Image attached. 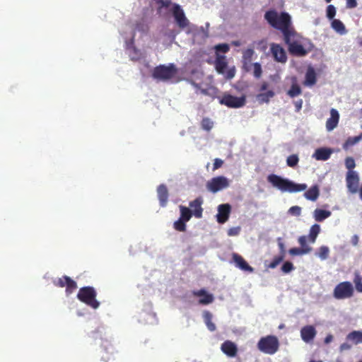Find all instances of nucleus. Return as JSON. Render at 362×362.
Listing matches in <instances>:
<instances>
[{
	"label": "nucleus",
	"mask_w": 362,
	"mask_h": 362,
	"mask_svg": "<svg viewBox=\"0 0 362 362\" xmlns=\"http://www.w3.org/2000/svg\"><path fill=\"white\" fill-rule=\"evenodd\" d=\"M298 243L301 246V249H310V252L312 250V247L307 245V237L305 235L300 236L298 238Z\"/></svg>",
	"instance_id": "49530a36"
},
{
	"label": "nucleus",
	"mask_w": 362,
	"mask_h": 362,
	"mask_svg": "<svg viewBox=\"0 0 362 362\" xmlns=\"http://www.w3.org/2000/svg\"><path fill=\"white\" fill-rule=\"evenodd\" d=\"M264 19L272 28L282 33L284 41L288 47L301 40V36L292 25L291 18L288 13L281 12L279 15L276 10L271 9L264 13Z\"/></svg>",
	"instance_id": "f257e3e1"
},
{
	"label": "nucleus",
	"mask_w": 362,
	"mask_h": 362,
	"mask_svg": "<svg viewBox=\"0 0 362 362\" xmlns=\"http://www.w3.org/2000/svg\"><path fill=\"white\" fill-rule=\"evenodd\" d=\"M235 69H229L227 73H226V77L228 78V79H230L234 77L235 76Z\"/></svg>",
	"instance_id": "4d7b16f0"
},
{
	"label": "nucleus",
	"mask_w": 362,
	"mask_h": 362,
	"mask_svg": "<svg viewBox=\"0 0 362 362\" xmlns=\"http://www.w3.org/2000/svg\"><path fill=\"white\" fill-rule=\"evenodd\" d=\"M284 255H279L274 257L272 261L268 264V268H276L284 260Z\"/></svg>",
	"instance_id": "4c0bfd02"
},
{
	"label": "nucleus",
	"mask_w": 362,
	"mask_h": 362,
	"mask_svg": "<svg viewBox=\"0 0 362 362\" xmlns=\"http://www.w3.org/2000/svg\"><path fill=\"white\" fill-rule=\"evenodd\" d=\"M346 339L354 344H361L362 343V332L353 331L346 336Z\"/></svg>",
	"instance_id": "bb28decb"
},
{
	"label": "nucleus",
	"mask_w": 362,
	"mask_h": 362,
	"mask_svg": "<svg viewBox=\"0 0 362 362\" xmlns=\"http://www.w3.org/2000/svg\"><path fill=\"white\" fill-rule=\"evenodd\" d=\"M231 206L229 204H220L218 207L217 221L219 223H224L229 218Z\"/></svg>",
	"instance_id": "2eb2a0df"
},
{
	"label": "nucleus",
	"mask_w": 362,
	"mask_h": 362,
	"mask_svg": "<svg viewBox=\"0 0 362 362\" xmlns=\"http://www.w3.org/2000/svg\"><path fill=\"white\" fill-rule=\"evenodd\" d=\"M333 340V336L332 334H328L325 339V343L329 344Z\"/></svg>",
	"instance_id": "680f3d73"
},
{
	"label": "nucleus",
	"mask_w": 362,
	"mask_h": 362,
	"mask_svg": "<svg viewBox=\"0 0 362 362\" xmlns=\"http://www.w3.org/2000/svg\"><path fill=\"white\" fill-rule=\"evenodd\" d=\"M254 50L252 49H247L243 52V66L248 71L247 66L250 64Z\"/></svg>",
	"instance_id": "2f4dec72"
},
{
	"label": "nucleus",
	"mask_w": 362,
	"mask_h": 362,
	"mask_svg": "<svg viewBox=\"0 0 362 362\" xmlns=\"http://www.w3.org/2000/svg\"><path fill=\"white\" fill-rule=\"evenodd\" d=\"M346 187L350 192L355 194L358 190L359 177L356 171H348L346 177Z\"/></svg>",
	"instance_id": "9d476101"
},
{
	"label": "nucleus",
	"mask_w": 362,
	"mask_h": 362,
	"mask_svg": "<svg viewBox=\"0 0 362 362\" xmlns=\"http://www.w3.org/2000/svg\"><path fill=\"white\" fill-rule=\"evenodd\" d=\"M354 284L358 292L362 293V276L357 272L354 273Z\"/></svg>",
	"instance_id": "c9c22d12"
},
{
	"label": "nucleus",
	"mask_w": 362,
	"mask_h": 362,
	"mask_svg": "<svg viewBox=\"0 0 362 362\" xmlns=\"http://www.w3.org/2000/svg\"><path fill=\"white\" fill-rule=\"evenodd\" d=\"M361 139H362V133L360 135L356 136L349 137L346 140L344 144H343V148L344 149H347L349 147H351V146L355 145L356 144H357L358 142H359Z\"/></svg>",
	"instance_id": "473e14b6"
},
{
	"label": "nucleus",
	"mask_w": 362,
	"mask_h": 362,
	"mask_svg": "<svg viewBox=\"0 0 362 362\" xmlns=\"http://www.w3.org/2000/svg\"><path fill=\"white\" fill-rule=\"evenodd\" d=\"M288 252L292 256L302 255L310 252V249H301L298 247H293L288 250Z\"/></svg>",
	"instance_id": "58836bf2"
},
{
	"label": "nucleus",
	"mask_w": 362,
	"mask_h": 362,
	"mask_svg": "<svg viewBox=\"0 0 362 362\" xmlns=\"http://www.w3.org/2000/svg\"><path fill=\"white\" fill-rule=\"evenodd\" d=\"M177 69L173 64L169 65H159L154 68L152 76L158 81H165L175 77Z\"/></svg>",
	"instance_id": "39448f33"
},
{
	"label": "nucleus",
	"mask_w": 362,
	"mask_h": 362,
	"mask_svg": "<svg viewBox=\"0 0 362 362\" xmlns=\"http://www.w3.org/2000/svg\"><path fill=\"white\" fill-rule=\"evenodd\" d=\"M279 247L280 249V255H284L285 256V247L284 244L281 242L279 243Z\"/></svg>",
	"instance_id": "052dcab7"
},
{
	"label": "nucleus",
	"mask_w": 362,
	"mask_h": 362,
	"mask_svg": "<svg viewBox=\"0 0 362 362\" xmlns=\"http://www.w3.org/2000/svg\"><path fill=\"white\" fill-rule=\"evenodd\" d=\"M227 65L225 57H218L215 61V67L218 74H223Z\"/></svg>",
	"instance_id": "a878e982"
},
{
	"label": "nucleus",
	"mask_w": 362,
	"mask_h": 362,
	"mask_svg": "<svg viewBox=\"0 0 362 362\" xmlns=\"http://www.w3.org/2000/svg\"><path fill=\"white\" fill-rule=\"evenodd\" d=\"M274 96L273 90H268L266 93H262L257 95V100L260 103H269V100Z\"/></svg>",
	"instance_id": "72a5a7b5"
},
{
	"label": "nucleus",
	"mask_w": 362,
	"mask_h": 362,
	"mask_svg": "<svg viewBox=\"0 0 362 362\" xmlns=\"http://www.w3.org/2000/svg\"><path fill=\"white\" fill-rule=\"evenodd\" d=\"M339 120V114L336 109L332 108L330 110V117L326 122V129L328 132L332 131L337 127Z\"/></svg>",
	"instance_id": "aec40b11"
},
{
	"label": "nucleus",
	"mask_w": 362,
	"mask_h": 362,
	"mask_svg": "<svg viewBox=\"0 0 362 362\" xmlns=\"http://www.w3.org/2000/svg\"><path fill=\"white\" fill-rule=\"evenodd\" d=\"M217 51L226 53L229 50V46L227 44H220L216 47Z\"/></svg>",
	"instance_id": "8fccbe9b"
},
{
	"label": "nucleus",
	"mask_w": 362,
	"mask_h": 362,
	"mask_svg": "<svg viewBox=\"0 0 362 362\" xmlns=\"http://www.w3.org/2000/svg\"><path fill=\"white\" fill-rule=\"evenodd\" d=\"M325 1H326V2L329 3V2H330L332 0H325Z\"/></svg>",
	"instance_id": "69168bd1"
},
{
	"label": "nucleus",
	"mask_w": 362,
	"mask_h": 362,
	"mask_svg": "<svg viewBox=\"0 0 362 362\" xmlns=\"http://www.w3.org/2000/svg\"><path fill=\"white\" fill-rule=\"evenodd\" d=\"M192 294L194 296L202 297L199 300V303L202 305H208L211 303L214 300V296L206 291L205 289L202 288L198 291H193Z\"/></svg>",
	"instance_id": "a211bd4d"
},
{
	"label": "nucleus",
	"mask_w": 362,
	"mask_h": 362,
	"mask_svg": "<svg viewBox=\"0 0 362 362\" xmlns=\"http://www.w3.org/2000/svg\"><path fill=\"white\" fill-rule=\"evenodd\" d=\"M346 5L349 8H355L357 6L356 0H346Z\"/></svg>",
	"instance_id": "6e6d98bb"
},
{
	"label": "nucleus",
	"mask_w": 362,
	"mask_h": 362,
	"mask_svg": "<svg viewBox=\"0 0 362 362\" xmlns=\"http://www.w3.org/2000/svg\"><path fill=\"white\" fill-rule=\"evenodd\" d=\"M221 350L230 358L235 357L238 351L237 345L230 340H226L221 344Z\"/></svg>",
	"instance_id": "dca6fc26"
},
{
	"label": "nucleus",
	"mask_w": 362,
	"mask_h": 362,
	"mask_svg": "<svg viewBox=\"0 0 362 362\" xmlns=\"http://www.w3.org/2000/svg\"><path fill=\"white\" fill-rule=\"evenodd\" d=\"M229 186L228 180L224 176H218L213 177L206 183L207 189L212 192L216 193Z\"/></svg>",
	"instance_id": "6e6552de"
},
{
	"label": "nucleus",
	"mask_w": 362,
	"mask_h": 362,
	"mask_svg": "<svg viewBox=\"0 0 362 362\" xmlns=\"http://www.w3.org/2000/svg\"><path fill=\"white\" fill-rule=\"evenodd\" d=\"M329 248L327 246H321L319 248L318 256L321 259H326L329 255Z\"/></svg>",
	"instance_id": "79ce46f5"
},
{
	"label": "nucleus",
	"mask_w": 362,
	"mask_h": 362,
	"mask_svg": "<svg viewBox=\"0 0 362 362\" xmlns=\"http://www.w3.org/2000/svg\"><path fill=\"white\" fill-rule=\"evenodd\" d=\"M358 240H359V238H358V236L357 235H354L351 237V243L353 245H357L358 243Z\"/></svg>",
	"instance_id": "bf43d9fd"
},
{
	"label": "nucleus",
	"mask_w": 362,
	"mask_h": 362,
	"mask_svg": "<svg viewBox=\"0 0 362 362\" xmlns=\"http://www.w3.org/2000/svg\"><path fill=\"white\" fill-rule=\"evenodd\" d=\"M320 232V225L315 223L313 225L310 229V233L308 235V238L310 243H314L316 240V238L318 234Z\"/></svg>",
	"instance_id": "7c9ffc66"
},
{
	"label": "nucleus",
	"mask_w": 362,
	"mask_h": 362,
	"mask_svg": "<svg viewBox=\"0 0 362 362\" xmlns=\"http://www.w3.org/2000/svg\"><path fill=\"white\" fill-rule=\"evenodd\" d=\"M267 181L273 187L277 188L282 192H298L304 191L307 188L306 184H296L288 179L284 178L275 174L269 175Z\"/></svg>",
	"instance_id": "f03ea898"
},
{
	"label": "nucleus",
	"mask_w": 362,
	"mask_h": 362,
	"mask_svg": "<svg viewBox=\"0 0 362 362\" xmlns=\"http://www.w3.org/2000/svg\"><path fill=\"white\" fill-rule=\"evenodd\" d=\"M331 214L332 213L329 211L317 209L314 211L313 216L316 221L321 222L329 218Z\"/></svg>",
	"instance_id": "393cba45"
},
{
	"label": "nucleus",
	"mask_w": 362,
	"mask_h": 362,
	"mask_svg": "<svg viewBox=\"0 0 362 362\" xmlns=\"http://www.w3.org/2000/svg\"><path fill=\"white\" fill-rule=\"evenodd\" d=\"M186 221L179 218L177 221L174 222L173 228L177 231L185 232L186 230Z\"/></svg>",
	"instance_id": "ea45409f"
},
{
	"label": "nucleus",
	"mask_w": 362,
	"mask_h": 362,
	"mask_svg": "<svg viewBox=\"0 0 362 362\" xmlns=\"http://www.w3.org/2000/svg\"><path fill=\"white\" fill-rule=\"evenodd\" d=\"M360 45L362 46V40L360 42Z\"/></svg>",
	"instance_id": "338daca9"
},
{
	"label": "nucleus",
	"mask_w": 362,
	"mask_h": 362,
	"mask_svg": "<svg viewBox=\"0 0 362 362\" xmlns=\"http://www.w3.org/2000/svg\"><path fill=\"white\" fill-rule=\"evenodd\" d=\"M253 66V74L257 78H259L262 76V70L259 63L256 62L252 64Z\"/></svg>",
	"instance_id": "37998d69"
},
{
	"label": "nucleus",
	"mask_w": 362,
	"mask_h": 362,
	"mask_svg": "<svg viewBox=\"0 0 362 362\" xmlns=\"http://www.w3.org/2000/svg\"><path fill=\"white\" fill-rule=\"evenodd\" d=\"M223 164V161L220 158H215L214 162L213 170L220 168Z\"/></svg>",
	"instance_id": "603ef678"
},
{
	"label": "nucleus",
	"mask_w": 362,
	"mask_h": 362,
	"mask_svg": "<svg viewBox=\"0 0 362 362\" xmlns=\"http://www.w3.org/2000/svg\"><path fill=\"white\" fill-rule=\"evenodd\" d=\"M332 28L341 35L345 34L346 30L344 23L339 19H333L331 23Z\"/></svg>",
	"instance_id": "c85d7f7f"
},
{
	"label": "nucleus",
	"mask_w": 362,
	"mask_h": 362,
	"mask_svg": "<svg viewBox=\"0 0 362 362\" xmlns=\"http://www.w3.org/2000/svg\"><path fill=\"white\" fill-rule=\"evenodd\" d=\"M294 269V266L291 262H286L281 267V271L284 274H288Z\"/></svg>",
	"instance_id": "c03bdc74"
},
{
	"label": "nucleus",
	"mask_w": 362,
	"mask_h": 362,
	"mask_svg": "<svg viewBox=\"0 0 362 362\" xmlns=\"http://www.w3.org/2000/svg\"><path fill=\"white\" fill-rule=\"evenodd\" d=\"M219 103L230 108H240L246 103L245 95L237 97L225 93L219 99Z\"/></svg>",
	"instance_id": "0eeeda50"
},
{
	"label": "nucleus",
	"mask_w": 362,
	"mask_h": 362,
	"mask_svg": "<svg viewBox=\"0 0 362 362\" xmlns=\"http://www.w3.org/2000/svg\"><path fill=\"white\" fill-rule=\"evenodd\" d=\"M158 197L160 202V205L165 207L168 200V190L167 187L162 184L158 187L157 189Z\"/></svg>",
	"instance_id": "412c9836"
},
{
	"label": "nucleus",
	"mask_w": 362,
	"mask_h": 362,
	"mask_svg": "<svg viewBox=\"0 0 362 362\" xmlns=\"http://www.w3.org/2000/svg\"><path fill=\"white\" fill-rule=\"evenodd\" d=\"M161 8H168L170 4V0H154Z\"/></svg>",
	"instance_id": "3c124183"
},
{
	"label": "nucleus",
	"mask_w": 362,
	"mask_h": 362,
	"mask_svg": "<svg viewBox=\"0 0 362 362\" xmlns=\"http://www.w3.org/2000/svg\"><path fill=\"white\" fill-rule=\"evenodd\" d=\"M302 105H303V100L301 99L296 101L295 107H296V111L300 110V109L302 108Z\"/></svg>",
	"instance_id": "13d9d810"
},
{
	"label": "nucleus",
	"mask_w": 362,
	"mask_h": 362,
	"mask_svg": "<svg viewBox=\"0 0 362 362\" xmlns=\"http://www.w3.org/2000/svg\"><path fill=\"white\" fill-rule=\"evenodd\" d=\"M289 53L296 57H303L308 54V51L301 45V40L288 47Z\"/></svg>",
	"instance_id": "6ab92c4d"
},
{
	"label": "nucleus",
	"mask_w": 362,
	"mask_h": 362,
	"mask_svg": "<svg viewBox=\"0 0 362 362\" xmlns=\"http://www.w3.org/2000/svg\"><path fill=\"white\" fill-rule=\"evenodd\" d=\"M332 151L327 148H320L315 150L313 157L317 160H327L330 158Z\"/></svg>",
	"instance_id": "4be33fe9"
},
{
	"label": "nucleus",
	"mask_w": 362,
	"mask_h": 362,
	"mask_svg": "<svg viewBox=\"0 0 362 362\" xmlns=\"http://www.w3.org/2000/svg\"><path fill=\"white\" fill-rule=\"evenodd\" d=\"M288 212L292 215L299 216L301 212V208L298 206H293L289 209Z\"/></svg>",
	"instance_id": "09e8293b"
},
{
	"label": "nucleus",
	"mask_w": 362,
	"mask_h": 362,
	"mask_svg": "<svg viewBox=\"0 0 362 362\" xmlns=\"http://www.w3.org/2000/svg\"><path fill=\"white\" fill-rule=\"evenodd\" d=\"M203 317H204V322H205L207 328L209 329V330H210L211 332L215 331L216 327L215 324L212 322L211 313L209 311H205L203 314Z\"/></svg>",
	"instance_id": "c756f323"
},
{
	"label": "nucleus",
	"mask_w": 362,
	"mask_h": 362,
	"mask_svg": "<svg viewBox=\"0 0 362 362\" xmlns=\"http://www.w3.org/2000/svg\"><path fill=\"white\" fill-rule=\"evenodd\" d=\"M336 15V8L333 5H329L327 7V17L329 19H333Z\"/></svg>",
	"instance_id": "de8ad7c7"
},
{
	"label": "nucleus",
	"mask_w": 362,
	"mask_h": 362,
	"mask_svg": "<svg viewBox=\"0 0 362 362\" xmlns=\"http://www.w3.org/2000/svg\"><path fill=\"white\" fill-rule=\"evenodd\" d=\"M320 195V189L317 185L312 186L305 193L304 197L308 200L315 202Z\"/></svg>",
	"instance_id": "5701e85b"
},
{
	"label": "nucleus",
	"mask_w": 362,
	"mask_h": 362,
	"mask_svg": "<svg viewBox=\"0 0 362 362\" xmlns=\"http://www.w3.org/2000/svg\"><path fill=\"white\" fill-rule=\"evenodd\" d=\"M345 165L349 171L353 170L356 166L355 160L352 157H347L345 159Z\"/></svg>",
	"instance_id": "a18cd8bd"
},
{
	"label": "nucleus",
	"mask_w": 362,
	"mask_h": 362,
	"mask_svg": "<svg viewBox=\"0 0 362 362\" xmlns=\"http://www.w3.org/2000/svg\"><path fill=\"white\" fill-rule=\"evenodd\" d=\"M270 50L276 62L282 64L287 62L286 52L280 45L276 43L271 44Z\"/></svg>",
	"instance_id": "9b49d317"
},
{
	"label": "nucleus",
	"mask_w": 362,
	"mask_h": 362,
	"mask_svg": "<svg viewBox=\"0 0 362 362\" xmlns=\"http://www.w3.org/2000/svg\"><path fill=\"white\" fill-rule=\"evenodd\" d=\"M268 83L267 82H263L261 85V87H260V90L261 91H264V90H266L268 88Z\"/></svg>",
	"instance_id": "e2e57ef3"
},
{
	"label": "nucleus",
	"mask_w": 362,
	"mask_h": 362,
	"mask_svg": "<svg viewBox=\"0 0 362 362\" xmlns=\"http://www.w3.org/2000/svg\"><path fill=\"white\" fill-rule=\"evenodd\" d=\"M97 292L92 286H84L79 289L77 298L88 306L97 309L100 306V302L96 299Z\"/></svg>",
	"instance_id": "20e7f679"
},
{
	"label": "nucleus",
	"mask_w": 362,
	"mask_h": 362,
	"mask_svg": "<svg viewBox=\"0 0 362 362\" xmlns=\"http://www.w3.org/2000/svg\"><path fill=\"white\" fill-rule=\"evenodd\" d=\"M298 156L296 154H292L287 158L286 164L291 168H294L298 165Z\"/></svg>",
	"instance_id": "a19ab883"
},
{
	"label": "nucleus",
	"mask_w": 362,
	"mask_h": 362,
	"mask_svg": "<svg viewBox=\"0 0 362 362\" xmlns=\"http://www.w3.org/2000/svg\"><path fill=\"white\" fill-rule=\"evenodd\" d=\"M351 348V345L347 342H345L340 345L339 350H340V351H344L349 350Z\"/></svg>",
	"instance_id": "5fc2aeb1"
},
{
	"label": "nucleus",
	"mask_w": 362,
	"mask_h": 362,
	"mask_svg": "<svg viewBox=\"0 0 362 362\" xmlns=\"http://www.w3.org/2000/svg\"><path fill=\"white\" fill-rule=\"evenodd\" d=\"M54 284L58 287H66V293L68 295L72 293L77 288L76 282L67 276L59 278Z\"/></svg>",
	"instance_id": "1a4fd4ad"
},
{
	"label": "nucleus",
	"mask_w": 362,
	"mask_h": 362,
	"mask_svg": "<svg viewBox=\"0 0 362 362\" xmlns=\"http://www.w3.org/2000/svg\"><path fill=\"white\" fill-rule=\"evenodd\" d=\"M354 289L350 281H343L338 284L333 291V296L336 299H346L353 296Z\"/></svg>",
	"instance_id": "423d86ee"
},
{
	"label": "nucleus",
	"mask_w": 362,
	"mask_h": 362,
	"mask_svg": "<svg viewBox=\"0 0 362 362\" xmlns=\"http://www.w3.org/2000/svg\"><path fill=\"white\" fill-rule=\"evenodd\" d=\"M280 346L279 339L275 335H267L262 337L257 342L258 350L265 354L274 355Z\"/></svg>",
	"instance_id": "7ed1b4c3"
},
{
	"label": "nucleus",
	"mask_w": 362,
	"mask_h": 362,
	"mask_svg": "<svg viewBox=\"0 0 362 362\" xmlns=\"http://www.w3.org/2000/svg\"><path fill=\"white\" fill-rule=\"evenodd\" d=\"M173 16L175 20L180 28H185L189 25V22L186 18L183 10L178 4H175L173 7Z\"/></svg>",
	"instance_id": "f8f14e48"
},
{
	"label": "nucleus",
	"mask_w": 362,
	"mask_h": 362,
	"mask_svg": "<svg viewBox=\"0 0 362 362\" xmlns=\"http://www.w3.org/2000/svg\"><path fill=\"white\" fill-rule=\"evenodd\" d=\"M204 203V199L202 197H197L194 200L191 201L189 203V206L194 215L197 218H201L202 217L203 208L202 205Z\"/></svg>",
	"instance_id": "4468645a"
},
{
	"label": "nucleus",
	"mask_w": 362,
	"mask_h": 362,
	"mask_svg": "<svg viewBox=\"0 0 362 362\" xmlns=\"http://www.w3.org/2000/svg\"><path fill=\"white\" fill-rule=\"evenodd\" d=\"M180 216L179 218L183 220L184 221H189L192 216V211L187 206L180 205L179 206Z\"/></svg>",
	"instance_id": "cd10ccee"
},
{
	"label": "nucleus",
	"mask_w": 362,
	"mask_h": 362,
	"mask_svg": "<svg viewBox=\"0 0 362 362\" xmlns=\"http://www.w3.org/2000/svg\"><path fill=\"white\" fill-rule=\"evenodd\" d=\"M201 127L204 130L209 132L214 127V122L209 117H204L201 122Z\"/></svg>",
	"instance_id": "e433bc0d"
},
{
	"label": "nucleus",
	"mask_w": 362,
	"mask_h": 362,
	"mask_svg": "<svg viewBox=\"0 0 362 362\" xmlns=\"http://www.w3.org/2000/svg\"><path fill=\"white\" fill-rule=\"evenodd\" d=\"M316 73L314 69L308 68L305 74L304 85L308 86H312L316 83Z\"/></svg>",
	"instance_id": "b1692460"
},
{
	"label": "nucleus",
	"mask_w": 362,
	"mask_h": 362,
	"mask_svg": "<svg viewBox=\"0 0 362 362\" xmlns=\"http://www.w3.org/2000/svg\"><path fill=\"white\" fill-rule=\"evenodd\" d=\"M232 259L235 267L239 268L240 270L247 272L249 273L254 272V269L250 266L246 260L239 254L233 253Z\"/></svg>",
	"instance_id": "ddd939ff"
},
{
	"label": "nucleus",
	"mask_w": 362,
	"mask_h": 362,
	"mask_svg": "<svg viewBox=\"0 0 362 362\" xmlns=\"http://www.w3.org/2000/svg\"><path fill=\"white\" fill-rule=\"evenodd\" d=\"M310 362H322V361H310Z\"/></svg>",
	"instance_id": "0e129e2a"
},
{
	"label": "nucleus",
	"mask_w": 362,
	"mask_h": 362,
	"mask_svg": "<svg viewBox=\"0 0 362 362\" xmlns=\"http://www.w3.org/2000/svg\"><path fill=\"white\" fill-rule=\"evenodd\" d=\"M317 334V331L313 325H306L302 327L300 330V337L302 339L309 343L312 341Z\"/></svg>",
	"instance_id": "f3484780"
},
{
	"label": "nucleus",
	"mask_w": 362,
	"mask_h": 362,
	"mask_svg": "<svg viewBox=\"0 0 362 362\" xmlns=\"http://www.w3.org/2000/svg\"><path fill=\"white\" fill-rule=\"evenodd\" d=\"M239 228H232L228 231V235L230 236L237 235L239 233Z\"/></svg>",
	"instance_id": "864d4df0"
},
{
	"label": "nucleus",
	"mask_w": 362,
	"mask_h": 362,
	"mask_svg": "<svg viewBox=\"0 0 362 362\" xmlns=\"http://www.w3.org/2000/svg\"><path fill=\"white\" fill-rule=\"evenodd\" d=\"M302 93V90L299 85H298L296 83H293L291 85V88L288 90L287 94L291 98L296 97Z\"/></svg>",
	"instance_id": "f704fd0d"
}]
</instances>
